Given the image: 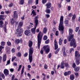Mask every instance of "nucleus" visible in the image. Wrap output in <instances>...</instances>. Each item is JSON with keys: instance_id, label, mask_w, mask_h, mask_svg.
Segmentation results:
<instances>
[{"instance_id": "1", "label": "nucleus", "mask_w": 80, "mask_h": 80, "mask_svg": "<svg viewBox=\"0 0 80 80\" xmlns=\"http://www.w3.org/2000/svg\"><path fill=\"white\" fill-rule=\"evenodd\" d=\"M73 33V30L72 29H69V35H71L70 37L68 38V41L69 42L71 41L70 43L71 46H73L74 48L76 47V43H75V40L73 38L74 37V35L72 34Z\"/></svg>"}, {"instance_id": "2", "label": "nucleus", "mask_w": 80, "mask_h": 80, "mask_svg": "<svg viewBox=\"0 0 80 80\" xmlns=\"http://www.w3.org/2000/svg\"><path fill=\"white\" fill-rule=\"evenodd\" d=\"M33 44V42L32 41H29V42L28 46L29 47V59L30 63H31L33 60V58H32V55L33 53L34 50L33 48H32V46Z\"/></svg>"}, {"instance_id": "3", "label": "nucleus", "mask_w": 80, "mask_h": 80, "mask_svg": "<svg viewBox=\"0 0 80 80\" xmlns=\"http://www.w3.org/2000/svg\"><path fill=\"white\" fill-rule=\"evenodd\" d=\"M58 30L59 31H62V33H63V17L62 16H61L60 19V23L58 26Z\"/></svg>"}, {"instance_id": "4", "label": "nucleus", "mask_w": 80, "mask_h": 80, "mask_svg": "<svg viewBox=\"0 0 80 80\" xmlns=\"http://www.w3.org/2000/svg\"><path fill=\"white\" fill-rule=\"evenodd\" d=\"M42 37L43 35L42 34V33L41 32H40L38 36V49H39L40 48V43H41V42L42 41Z\"/></svg>"}, {"instance_id": "5", "label": "nucleus", "mask_w": 80, "mask_h": 80, "mask_svg": "<svg viewBox=\"0 0 80 80\" xmlns=\"http://www.w3.org/2000/svg\"><path fill=\"white\" fill-rule=\"evenodd\" d=\"M38 17L37 16L35 18V26L34 28H32L31 29V31L32 33L33 34H35V29H36V28H37V27L38 25Z\"/></svg>"}, {"instance_id": "6", "label": "nucleus", "mask_w": 80, "mask_h": 80, "mask_svg": "<svg viewBox=\"0 0 80 80\" xmlns=\"http://www.w3.org/2000/svg\"><path fill=\"white\" fill-rule=\"evenodd\" d=\"M65 67H69V65H68V64L67 62H65V61H62L61 64L60 68H61L63 69Z\"/></svg>"}, {"instance_id": "7", "label": "nucleus", "mask_w": 80, "mask_h": 80, "mask_svg": "<svg viewBox=\"0 0 80 80\" xmlns=\"http://www.w3.org/2000/svg\"><path fill=\"white\" fill-rule=\"evenodd\" d=\"M22 30L23 29L21 28H18L15 34H16V35H17L19 36V37H21V36L22 35Z\"/></svg>"}, {"instance_id": "8", "label": "nucleus", "mask_w": 80, "mask_h": 80, "mask_svg": "<svg viewBox=\"0 0 80 80\" xmlns=\"http://www.w3.org/2000/svg\"><path fill=\"white\" fill-rule=\"evenodd\" d=\"M43 48L46 53L49 52L50 49H49V48H48V46H45L43 47Z\"/></svg>"}, {"instance_id": "9", "label": "nucleus", "mask_w": 80, "mask_h": 80, "mask_svg": "<svg viewBox=\"0 0 80 80\" xmlns=\"http://www.w3.org/2000/svg\"><path fill=\"white\" fill-rule=\"evenodd\" d=\"M45 5L46 7V9L50 8L52 7V4H51V3H50V2H48Z\"/></svg>"}, {"instance_id": "10", "label": "nucleus", "mask_w": 80, "mask_h": 80, "mask_svg": "<svg viewBox=\"0 0 80 80\" xmlns=\"http://www.w3.org/2000/svg\"><path fill=\"white\" fill-rule=\"evenodd\" d=\"M76 58H78V59H80V54L78 52L76 51L75 52Z\"/></svg>"}, {"instance_id": "11", "label": "nucleus", "mask_w": 80, "mask_h": 80, "mask_svg": "<svg viewBox=\"0 0 80 80\" xmlns=\"http://www.w3.org/2000/svg\"><path fill=\"white\" fill-rule=\"evenodd\" d=\"M30 33V31L29 30H26L24 32V34L27 36H29Z\"/></svg>"}, {"instance_id": "12", "label": "nucleus", "mask_w": 80, "mask_h": 80, "mask_svg": "<svg viewBox=\"0 0 80 80\" xmlns=\"http://www.w3.org/2000/svg\"><path fill=\"white\" fill-rule=\"evenodd\" d=\"M14 19H17L18 18V12H17L14 11Z\"/></svg>"}, {"instance_id": "13", "label": "nucleus", "mask_w": 80, "mask_h": 80, "mask_svg": "<svg viewBox=\"0 0 80 80\" xmlns=\"http://www.w3.org/2000/svg\"><path fill=\"white\" fill-rule=\"evenodd\" d=\"M20 42H22V39H17L15 41V43L16 44H18Z\"/></svg>"}, {"instance_id": "14", "label": "nucleus", "mask_w": 80, "mask_h": 80, "mask_svg": "<svg viewBox=\"0 0 80 80\" xmlns=\"http://www.w3.org/2000/svg\"><path fill=\"white\" fill-rule=\"evenodd\" d=\"M72 72L70 71H68V72H64V76H67V75H69L71 74Z\"/></svg>"}, {"instance_id": "15", "label": "nucleus", "mask_w": 80, "mask_h": 80, "mask_svg": "<svg viewBox=\"0 0 80 80\" xmlns=\"http://www.w3.org/2000/svg\"><path fill=\"white\" fill-rule=\"evenodd\" d=\"M8 72V70L7 69H5L4 70V73L5 75V76H7V75H8L9 74V73Z\"/></svg>"}, {"instance_id": "16", "label": "nucleus", "mask_w": 80, "mask_h": 80, "mask_svg": "<svg viewBox=\"0 0 80 80\" xmlns=\"http://www.w3.org/2000/svg\"><path fill=\"white\" fill-rule=\"evenodd\" d=\"M54 46H55V49L56 50L58 48V45H57V40H55L54 42Z\"/></svg>"}, {"instance_id": "17", "label": "nucleus", "mask_w": 80, "mask_h": 80, "mask_svg": "<svg viewBox=\"0 0 80 80\" xmlns=\"http://www.w3.org/2000/svg\"><path fill=\"white\" fill-rule=\"evenodd\" d=\"M76 65H79L80 63V60L79 59L76 58Z\"/></svg>"}, {"instance_id": "18", "label": "nucleus", "mask_w": 80, "mask_h": 80, "mask_svg": "<svg viewBox=\"0 0 80 80\" xmlns=\"http://www.w3.org/2000/svg\"><path fill=\"white\" fill-rule=\"evenodd\" d=\"M6 59H7V55H6V54H5L3 55V57H2L3 62H5V61H6Z\"/></svg>"}, {"instance_id": "19", "label": "nucleus", "mask_w": 80, "mask_h": 80, "mask_svg": "<svg viewBox=\"0 0 80 80\" xmlns=\"http://www.w3.org/2000/svg\"><path fill=\"white\" fill-rule=\"evenodd\" d=\"M63 42V38H60L59 39V43L60 45H62V43Z\"/></svg>"}, {"instance_id": "20", "label": "nucleus", "mask_w": 80, "mask_h": 80, "mask_svg": "<svg viewBox=\"0 0 80 80\" xmlns=\"http://www.w3.org/2000/svg\"><path fill=\"white\" fill-rule=\"evenodd\" d=\"M22 25H23V22H20L18 24V28H21L22 27Z\"/></svg>"}, {"instance_id": "21", "label": "nucleus", "mask_w": 80, "mask_h": 80, "mask_svg": "<svg viewBox=\"0 0 80 80\" xmlns=\"http://www.w3.org/2000/svg\"><path fill=\"white\" fill-rule=\"evenodd\" d=\"M16 55L17 57H20L22 56V53H21L20 52H19L17 53Z\"/></svg>"}, {"instance_id": "22", "label": "nucleus", "mask_w": 80, "mask_h": 80, "mask_svg": "<svg viewBox=\"0 0 80 80\" xmlns=\"http://www.w3.org/2000/svg\"><path fill=\"white\" fill-rule=\"evenodd\" d=\"M4 16H5V15H0V20H4L3 18Z\"/></svg>"}, {"instance_id": "23", "label": "nucleus", "mask_w": 80, "mask_h": 80, "mask_svg": "<svg viewBox=\"0 0 80 80\" xmlns=\"http://www.w3.org/2000/svg\"><path fill=\"white\" fill-rule=\"evenodd\" d=\"M62 50L64 51L63 52V56L64 57H66V56H67V54H66V52H65V48H62Z\"/></svg>"}, {"instance_id": "24", "label": "nucleus", "mask_w": 80, "mask_h": 80, "mask_svg": "<svg viewBox=\"0 0 80 80\" xmlns=\"http://www.w3.org/2000/svg\"><path fill=\"white\" fill-rule=\"evenodd\" d=\"M70 78L71 80H73L74 78H75V77H74V75H73L71 74L70 75Z\"/></svg>"}, {"instance_id": "25", "label": "nucleus", "mask_w": 80, "mask_h": 80, "mask_svg": "<svg viewBox=\"0 0 80 80\" xmlns=\"http://www.w3.org/2000/svg\"><path fill=\"white\" fill-rule=\"evenodd\" d=\"M46 13H50V12H51V10H50V9H47L46 10Z\"/></svg>"}, {"instance_id": "26", "label": "nucleus", "mask_w": 80, "mask_h": 80, "mask_svg": "<svg viewBox=\"0 0 80 80\" xmlns=\"http://www.w3.org/2000/svg\"><path fill=\"white\" fill-rule=\"evenodd\" d=\"M80 67H78V68H76L74 69V70L75 72H77L80 70Z\"/></svg>"}, {"instance_id": "27", "label": "nucleus", "mask_w": 80, "mask_h": 80, "mask_svg": "<svg viewBox=\"0 0 80 80\" xmlns=\"http://www.w3.org/2000/svg\"><path fill=\"white\" fill-rule=\"evenodd\" d=\"M23 3H24V0H20L19 4L20 5H23Z\"/></svg>"}, {"instance_id": "28", "label": "nucleus", "mask_w": 80, "mask_h": 80, "mask_svg": "<svg viewBox=\"0 0 80 80\" xmlns=\"http://www.w3.org/2000/svg\"><path fill=\"white\" fill-rule=\"evenodd\" d=\"M0 44L2 46H5V42L2 41L1 42Z\"/></svg>"}, {"instance_id": "29", "label": "nucleus", "mask_w": 80, "mask_h": 80, "mask_svg": "<svg viewBox=\"0 0 80 80\" xmlns=\"http://www.w3.org/2000/svg\"><path fill=\"white\" fill-rule=\"evenodd\" d=\"M64 23H65L66 26H68V21L67 20H65L64 21Z\"/></svg>"}, {"instance_id": "30", "label": "nucleus", "mask_w": 80, "mask_h": 80, "mask_svg": "<svg viewBox=\"0 0 80 80\" xmlns=\"http://www.w3.org/2000/svg\"><path fill=\"white\" fill-rule=\"evenodd\" d=\"M22 65H21L19 66L18 69V72H20V69H21V68H22Z\"/></svg>"}, {"instance_id": "31", "label": "nucleus", "mask_w": 80, "mask_h": 80, "mask_svg": "<svg viewBox=\"0 0 80 80\" xmlns=\"http://www.w3.org/2000/svg\"><path fill=\"white\" fill-rule=\"evenodd\" d=\"M47 0H42V2L43 4H45L46 3H47Z\"/></svg>"}, {"instance_id": "32", "label": "nucleus", "mask_w": 80, "mask_h": 80, "mask_svg": "<svg viewBox=\"0 0 80 80\" xmlns=\"http://www.w3.org/2000/svg\"><path fill=\"white\" fill-rule=\"evenodd\" d=\"M10 22L12 25H13L14 24V21L13 19H11Z\"/></svg>"}, {"instance_id": "33", "label": "nucleus", "mask_w": 80, "mask_h": 80, "mask_svg": "<svg viewBox=\"0 0 80 80\" xmlns=\"http://www.w3.org/2000/svg\"><path fill=\"white\" fill-rule=\"evenodd\" d=\"M47 30V29L46 28H44L43 29V33H46Z\"/></svg>"}, {"instance_id": "34", "label": "nucleus", "mask_w": 80, "mask_h": 80, "mask_svg": "<svg viewBox=\"0 0 80 80\" xmlns=\"http://www.w3.org/2000/svg\"><path fill=\"white\" fill-rule=\"evenodd\" d=\"M33 0H29L28 1V3H29V4H30V3H33Z\"/></svg>"}, {"instance_id": "35", "label": "nucleus", "mask_w": 80, "mask_h": 80, "mask_svg": "<svg viewBox=\"0 0 80 80\" xmlns=\"http://www.w3.org/2000/svg\"><path fill=\"white\" fill-rule=\"evenodd\" d=\"M7 43L8 45V46H10L12 45L11 42L9 41L7 42Z\"/></svg>"}, {"instance_id": "36", "label": "nucleus", "mask_w": 80, "mask_h": 80, "mask_svg": "<svg viewBox=\"0 0 80 80\" xmlns=\"http://www.w3.org/2000/svg\"><path fill=\"white\" fill-rule=\"evenodd\" d=\"M16 59V57L15 56H13L12 57V62H13V60H15V59Z\"/></svg>"}, {"instance_id": "37", "label": "nucleus", "mask_w": 80, "mask_h": 80, "mask_svg": "<svg viewBox=\"0 0 80 80\" xmlns=\"http://www.w3.org/2000/svg\"><path fill=\"white\" fill-rule=\"evenodd\" d=\"M76 18V16L75 15V14H74L72 15V18L73 20H75V19Z\"/></svg>"}, {"instance_id": "38", "label": "nucleus", "mask_w": 80, "mask_h": 80, "mask_svg": "<svg viewBox=\"0 0 80 80\" xmlns=\"http://www.w3.org/2000/svg\"><path fill=\"white\" fill-rule=\"evenodd\" d=\"M4 48V47L2 46H0V52H1L2 50V49Z\"/></svg>"}, {"instance_id": "39", "label": "nucleus", "mask_w": 80, "mask_h": 80, "mask_svg": "<svg viewBox=\"0 0 80 80\" xmlns=\"http://www.w3.org/2000/svg\"><path fill=\"white\" fill-rule=\"evenodd\" d=\"M32 13L33 14V15H36V13H35V11L34 10H33L32 12Z\"/></svg>"}, {"instance_id": "40", "label": "nucleus", "mask_w": 80, "mask_h": 80, "mask_svg": "<svg viewBox=\"0 0 80 80\" xmlns=\"http://www.w3.org/2000/svg\"><path fill=\"white\" fill-rule=\"evenodd\" d=\"M44 68L45 69H47L48 68V66L46 64H45L44 66Z\"/></svg>"}, {"instance_id": "41", "label": "nucleus", "mask_w": 80, "mask_h": 80, "mask_svg": "<svg viewBox=\"0 0 80 80\" xmlns=\"http://www.w3.org/2000/svg\"><path fill=\"white\" fill-rule=\"evenodd\" d=\"M43 39L44 40H46L47 39V36H44L43 38Z\"/></svg>"}, {"instance_id": "42", "label": "nucleus", "mask_w": 80, "mask_h": 80, "mask_svg": "<svg viewBox=\"0 0 80 80\" xmlns=\"http://www.w3.org/2000/svg\"><path fill=\"white\" fill-rule=\"evenodd\" d=\"M1 77H2V78L3 79H5V75L3 73L2 74V75H1Z\"/></svg>"}, {"instance_id": "43", "label": "nucleus", "mask_w": 80, "mask_h": 80, "mask_svg": "<svg viewBox=\"0 0 80 80\" xmlns=\"http://www.w3.org/2000/svg\"><path fill=\"white\" fill-rule=\"evenodd\" d=\"M40 53L41 54H43V49L41 48L40 51Z\"/></svg>"}, {"instance_id": "44", "label": "nucleus", "mask_w": 80, "mask_h": 80, "mask_svg": "<svg viewBox=\"0 0 80 80\" xmlns=\"http://www.w3.org/2000/svg\"><path fill=\"white\" fill-rule=\"evenodd\" d=\"M10 60H8L7 62V63L6 64V65H8L10 64Z\"/></svg>"}, {"instance_id": "45", "label": "nucleus", "mask_w": 80, "mask_h": 80, "mask_svg": "<svg viewBox=\"0 0 80 80\" xmlns=\"http://www.w3.org/2000/svg\"><path fill=\"white\" fill-rule=\"evenodd\" d=\"M11 51L12 53H14L15 52V48H13L12 49Z\"/></svg>"}, {"instance_id": "46", "label": "nucleus", "mask_w": 80, "mask_h": 80, "mask_svg": "<svg viewBox=\"0 0 80 80\" xmlns=\"http://www.w3.org/2000/svg\"><path fill=\"white\" fill-rule=\"evenodd\" d=\"M73 15V14L72 13H70L68 15V17H71Z\"/></svg>"}, {"instance_id": "47", "label": "nucleus", "mask_w": 80, "mask_h": 80, "mask_svg": "<svg viewBox=\"0 0 80 80\" xmlns=\"http://www.w3.org/2000/svg\"><path fill=\"white\" fill-rule=\"evenodd\" d=\"M13 5V3H11L10 4H9L8 5L9 7H12Z\"/></svg>"}, {"instance_id": "48", "label": "nucleus", "mask_w": 80, "mask_h": 80, "mask_svg": "<svg viewBox=\"0 0 80 80\" xmlns=\"http://www.w3.org/2000/svg\"><path fill=\"white\" fill-rule=\"evenodd\" d=\"M53 33H51V39L52 40V38H53Z\"/></svg>"}, {"instance_id": "49", "label": "nucleus", "mask_w": 80, "mask_h": 80, "mask_svg": "<svg viewBox=\"0 0 80 80\" xmlns=\"http://www.w3.org/2000/svg\"><path fill=\"white\" fill-rule=\"evenodd\" d=\"M73 50H74V49L73 48H71L70 49L69 52H70V53H71L73 51Z\"/></svg>"}, {"instance_id": "50", "label": "nucleus", "mask_w": 80, "mask_h": 80, "mask_svg": "<svg viewBox=\"0 0 80 80\" xmlns=\"http://www.w3.org/2000/svg\"><path fill=\"white\" fill-rule=\"evenodd\" d=\"M59 50H60V49H58V50H56L55 52V53L56 54H57V53H58V52H59Z\"/></svg>"}, {"instance_id": "51", "label": "nucleus", "mask_w": 80, "mask_h": 80, "mask_svg": "<svg viewBox=\"0 0 80 80\" xmlns=\"http://www.w3.org/2000/svg\"><path fill=\"white\" fill-rule=\"evenodd\" d=\"M45 43L46 44H48V43H49V39H48L47 40H46L45 42Z\"/></svg>"}, {"instance_id": "52", "label": "nucleus", "mask_w": 80, "mask_h": 80, "mask_svg": "<svg viewBox=\"0 0 80 80\" xmlns=\"http://www.w3.org/2000/svg\"><path fill=\"white\" fill-rule=\"evenodd\" d=\"M13 66H15L16 67V66H17V62H14L13 63Z\"/></svg>"}, {"instance_id": "53", "label": "nucleus", "mask_w": 80, "mask_h": 80, "mask_svg": "<svg viewBox=\"0 0 80 80\" xmlns=\"http://www.w3.org/2000/svg\"><path fill=\"white\" fill-rule=\"evenodd\" d=\"M78 29H79V28L78 27L76 28L75 29V31L76 32H78Z\"/></svg>"}, {"instance_id": "54", "label": "nucleus", "mask_w": 80, "mask_h": 80, "mask_svg": "<svg viewBox=\"0 0 80 80\" xmlns=\"http://www.w3.org/2000/svg\"><path fill=\"white\" fill-rule=\"evenodd\" d=\"M71 9V7H70V6H68V10L69 11H70V10Z\"/></svg>"}, {"instance_id": "55", "label": "nucleus", "mask_w": 80, "mask_h": 80, "mask_svg": "<svg viewBox=\"0 0 80 80\" xmlns=\"http://www.w3.org/2000/svg\"><path fill=\"white\" fill-rule=\"evenodd\" d=\"M58 31H56V33H55V34L56 35V36H58Z\"/></svg>"}, {"instance_id": "56", "label": "nucleus", "mask_w": 80, "mask_h": 80, "mask_svg": "<svg viewBox=\"0 0 80 80\" xmlns=\"http://www.w3.org/2000/svg\"><path fill=\"white\" fill-rule=\"evenodd\" d=\"M75 67H76V65L75 64V63H73L72 64V67L73 68H75Z\"/></svg>"}, {"instance_id": "57", "label": "nucleus", "mask_w": 80, "mask_h": 80, "mask_svg": "<svg viewBox=\"0 0 80 80\" xmlns=\"http://www.w3.org/2000/svg\"><path fill=\"white\" fill-rule=\"evenodd\" d=\"M5 12L6 13H7V14H8V13H10V12L9 11H7Z\"/></svg>"}, {"instance_id": "58", "label": "nucleus", "mask_w": 80, "mask_h": 80, "mask_svg": "<svg viewBox=\"0 0 80 80\" xmlns=\"http://www.w3.org/2000/svg\"><path fill=\"white\" fill-rule=\"evenodd\" d=\"M28 55V53L26 52L24 54V57H26Z\"/></svg>"}, {"instance_id": "59", "label": "nucleus", "mask_w": 80, "mask_h": 80, "mask_svg": "<svg viewBox=\"0 0 80 80\" xmlns=\"http://www.w3.org/2000/svg\"><path fill=\"white\" fill-rule=\"evenodd\" d=\"M42 75L43 76H44V78H43V79H44L45 78V76H46V75L44 73H42Z\"/></svg>"}, {"instance_id": "60", "label": "nucleus", "mask_w": 80, "mask_h": 80, "mask_svg": "<svg viewBox=\"0 0 80 80\" xmlns=\"http://www.w3.org/2000/svg\"><path fill=\"white\" fill-rule=\"evenodd\" d=\"M10 71L11 72H13V71H14V69H13L11 68V69H10Z\"/></svg>"}, {"instance_id": "61", "label": "nucleus", "mask_w": 80, "mask_h": 80, "mask_svg": "<svg viewBox=\"0 0 80 80\" xmlns=\"http://www.w3.org/2000/svg\"><path fill=\"white\" fill-rule=\"evenodd\" d=\"M45 16L47 18H49V17H50V15L49 14H46Z\"/></svg>"}, {"instance_id": "62", "label": "nucleus", "mask_w": 80, "mask_h": 80, "mask_svg": "<svg viewBox=\"0 0 80 80\" xmlns=\"http://www.w3.org/2000/svg\"><path fill=\"white\" fill-rule=\"evenodd\" d=\"M35 2L36 5L38 3V0H36Z\"/></svg>"}, {"instance_id": "63", "label": "nucleus", "mask_w": 80, "mask_h": 80, "mask_svg": "<svg viewBox=\"0 0 80 80\" xmlns=\"http://www.w3.org/2000/svg\"><path fill=\"white\" fill-rule=\"evenodd\" d=\"M67 42V39H65L64 41V44H66Z\"/></svg>"}, {"instance_id": "64", "label": "nucleus", "mask_w": 80, "mask_h": 80, "mask_svg": "<svg viewBox=\"0 0 80 80\" xmlns=\"http://www.w3.org/2000/svg\"><path fill=\"white\" fill-rule=\"evenodd\" d=\"M24 18L25 16H24V15H23V16L21 18V19H22V20H24Z\"/></svg>"}]
</instances>
